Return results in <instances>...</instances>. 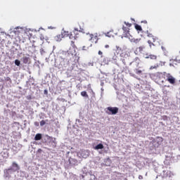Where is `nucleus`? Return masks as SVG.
Returning <instances> with one entry per match:
<instances>
[{
    "label": "nucleus",
    "instance_id": "nucleus-1",
    "mask_svg": "<svg viewBox=\"0 0 180 180\" xmlns=\"http://www.w3.org/2000/svg\"><path fill=\"white\" fill-rule=\"evenodd\" d=\"M71 54H74V49H70L66 52H63L60 58L65 63H68L70 64V60H71Z\"/></svg>",
    "mask_w": 180,
    "mask_h": 180
},
{
    "label": "nucleus",
    "instance_id": "nucleus-2",
    "mask_svg": "<svg viewBox=\"0 0 180 180\" xmlns=\"http://www.w3.org/2000/svg\"><path fill=\"white\" fill-rule=\"evenodd\" d=\"M116 49H117V53L120 54V57H122V58H127L129 57L130 53L126 51V48L116 46Z\"/></svg>",
    "mask_w": 180,
    "mask_h": 180
},
{
    "label": "nucleus",
    "instance_id": "nucleus-3",
    "mask_svg": "<svg viewBox=\"0 0 180 180\" xmlns=\"http://www.w3.org/2000/svg\"><path fill=\"white\" fill-rule=\"evenodd\" d=\"M78 63H79V54H78V53L75 51V49H74V53H71L69 64H72V65H75V64H78Z\"/></svg>",
    "mask_w": 180,
    "mask_h": 180
},
{
    "label": "nucleus",
    "instance_id": "nucleus-4",
    "mask_svg": "<svg viewBox=\"0 0 180 180\" xmlns=\"http://www.w3.org/2000/svg\"><path fill=\"white\" fill-rule=\"evenodd\" d=\"M87 39L89 40V41H91V43H98V41L99 40V38H98V33L95 34H86Z\"/></svg>",
    "mask_w": 180,
    "mask_h": 180
},
{
    "label": "nucleus",
    "instance_id": "nucleus-5",
    "mask_svg": "<svg viewBox=\"0 0 180 180\" xmlns=\"http://www.w3.org/2000/svg\"><path fill=\"white\" fill-rule=\"evenodd\" d=\"M162 137H158L156 139L153 140V147L155 148H158V147H160L161 144H162Z\"/></svg>",
    "mask_w": 180,
    "mask_h": 180
},
{
    "label": "nucleus",
    "instance_id": "nucleus-6",
    "mask_svg": "<svg viewBox=\"0 0 180 180\" xmlns=\"http://www.w3.org/2000/svg\"><path fill=\"white\" fill-rule=\"evenodd\" d=\"M124 37H129L130 36V29L128 27H122Z\"/></svg>",
    "mask_w": 180,
    "mask_h": 180
},
{
    "label": "nucleus",
    "instance_id": "nucleus-7",
    "mask_svg": "<svg viewBox=\"0 0 180 180\" xmlns=\"http://www.w3.org/2000/svg\"><path fill=\"white\" fill-rule=\"evenodd\" d=\"M107 110L112 113V115H116L119 112V108L117 107H108Z\"/></svg>",
    "mask_w": 180,
    "mask_h": 180
},
{
    "label": "nucleus",
    "instance_id": "nucleus-8",
    "mask_svg": "<svg viewBox=\"0 0 180 180\" xmlns=\"http://www.w3.org/2000/svg\"><path fill=\"white\" fill-rule=\"evenodd\" d=\"M146 33H147L148 37L153 40V43H155V41L158 40V38L157 37H155L154 35H153V34L150 33L148 31H147Z\"/></svg>",
    "mask_w": 180,
    "mask_h": 180
},
{
    "label": "nucleus",
    "instance_id": "nucleus-9",
    "mask_svg": "<svg viewBox=\"0 0 180 180\" xmlns=\"http://www.w3.org/2000/svg\"><path fill=\"white\" fill-rule=\"evenodd\" d=\"M167 81L172 84V85H174L175 84V77H173L172 75H169L167 76Z\"/></svg>",
    "mask_w": 180,
    "mask_h": 180
},
{
    "label": "nucleus",
    "instance_id": "nucleus-10",
    "mask_svg": "<svg viewBox=\"0 0 180 180\" xmlns=\"http://www.w3.org/2000/svg\"><path fill=\"white\" fill-rule=\"evenodd\" d=\"M21 61H22L24 64H29V63H30V58L27 56H24L21 58Z\"/></svg>",
    "mask_w": 180,
    "mask_h": 180
},
{
    "label": "nucleus",
    "instance_id": "nucleus-11",
    "mask_svg": "<svg viewBox=\"0 0 180 180\" xmlns=\"http://www.w3.org/2000/svg\"><path fill=\"white\" fill-rule=\"evenodd\" d=\"M131 43H135V44H139V43H141V38H131L130 39Z\"/></svg>",
    "mask_w": 180,
    "mask_h": 180
},
{
    "label": "nucleus",
    "instance_id": "nucleus-12",
    "mask_svg": "<svg viewBox=\"0 0 180 180\" xmlns=\"http://www.w3.org/2000/svg\"><path fill=\"white\" fill-rule=\"evenodd\" d=\"M69 164L70 165H77V164H78V160H77V159H74V158H69Z\"/></svg>",
    "mask_w": 180,
    "mask_h": 180
},
{
    "label": "nucleus",
    "instance_id": "nucleus-13",
    "mask_svg": "<svg viewBox=\"0 0 180 180\" xmlns=\"http://www.w3.org/2000/svg\"><path fill=\"white\" fill-rule=\"evenodd\" d=\"M51 144L53 148H56V147H57V142L56 141V138L51 137Z\"/></svg>",
    "mask_w": 180,
    "mask_h": 180
},
{
    "label": "nucleus",
    "instance_id": "nucleus-14",
    "mask_svg": "<svg viewBox=\"0 0 180 180\" xmlns=\"http://www.w3.org/2000/svg\"><path fill=\"white\" fill-rule=\"evenodd\" d=\"M95 150H102L103 149V144L99 143L97 146H95Z\"/></svg>",
    "mask_w": 180,
    "mask_h": 180
},
{
    "label": "nucleus",
    "instance_id": "nucleus-15",
    "mask_svg": "<svg viewBox=\"0 0 180 180\" xmlns=\"http://www.w3.org/2000/svg\"><path fill=\"white\" fill-rule=\"evenodd\" d=\"M148 44H149V47L151 49V47H153V46H155V42L153 41V39H152V41L148 40Z\"/></svg>",
    "mask_w": 180,
    "mask_h": 180
},
{
    "label": "nucleus",
    "instance_id": "nucleus-16",
    "mask_svg": "<svg viewBox=\"0 0 180 180\" xmlns=\"http://www.w3.org/2000/svg\"><path fill=\"white\" fill-rule=\"evenodd\" d=\"M41 134H37L36 135H35V137H34V140L36 141H39V140H40L41 139Z\"/></svg>",
    "mask_w": 180,
    "mask_h": 180
},
{
    "label": "nucleus",
    "instance_id": "nucleus-17",
    "mask_svg": "<svg viewBox=\"0 0 180 180\" xmlns=\"http://www.w3.org/2000/svg\"><path fill=\"white\" fill-rule=\"evenodd\" d=\"M134 72L137 75H141L143 74V71L140 70L139 69H137V68L134 70Z\"/></svg>",
    "mask_w": 180,
    "mask_h": 180
},
{
    "label": "nucleus",
    "instance_id": "nucleus-18",
    "mask_svg": "<svg viewBox=\"0 0 180 180\" xmlns=\"http://www.w3.org/2000/svg\"><path fill=\"white\" fill-rule=\"evenodd\" d=\"M145 49H146V46H141L138 48L139 53H143Z\"/></svg>",
    "mask_w": 180,
    "mask_h": 180
},
{
    "label": "nucleus",
    "instance_id": "nucleus-19",
    "mask_svg": "<svg viewBox=\"0 0 180 180\" xmlns=\"http://www.w3.org/2000/svg\"><path fill=\"white\" fill-rule=\"evenodd\" d=\"M135 29L139 32H141V30H143V29L141 28V26L139 25L138 24L135 25Z\"/></svg>",
    "mask_w": 180,
    "mask_h": 180
},
{
    "label": "nucleus",
    "instance_id": "nucleus-20",
    "mask_svg": "<svg viewBox=\"0 0 180 180\" xmlns=\"http://www.w3.org/2000/svg\"><path fill=\"white\" fill-rule=\"evenodd\" d=\"M81 95H82V96H84V98H89V96H88V94L85 91H82Z\"/></svg>",
    "mask_w": 180,
    "mask_h": 180
},
{
    "label": "nucleus",
    "instance_id": "nucleus-21",
    "mask_svg": "<svg viewBox=\"0 0 180 180\" xmlns=\"http://www.w3.org/2000/svg\"><path fill=\"white\" fill-rule=\"evenodd\" d=\"M174 64H175V65H177V64H180V59L176 58L174 60Z\"/></svg>",
    "mask_w": 180,
    "mask_h": 180
},
{
    "label": "nucleus",
    "instance_id": "nucleus-22",
    "mask_svg": "<svg viewBox=\"0 0 180 180\" xmlns=\"http://www.w3.org/2000/svg\"><path fill=\"white\" fill-rule=\"evenodd\" d=\"M149 58H150V60H155L157 58V56H155V55H149Z\"/></svg>",
    "mask_w": 180,
    "mask_h": 180
},
{
    "label": "nucleus",
    "instance_id": "nucleus-23",
    "mask_svg": "<svg viewBox=\"0 0 180 180\" xmlns=\"http://www.w3.org/2000/svg\"><path fill=\"white\" fill-rule=\"evenodd\" d=\"M63 35L64 36V37H65V36H70V32H68V31H64L63 32Z\"/></svg>",
    "mask_w": 180,
    "mask_h": 180
},
{
    "label": "nucleus",
    "instance_id": "nucleus-24",
    "mask_svg": "<svg viewBox=\"0 0 180 180\" xmlns=\"http://www.w3.org/2000/svg\"><path fill=\"white\" fill-rule=\"evenodd\" d=\"M15 65H18V67H19V65H20V60H15Z\"/></svg>",
    "mask_w": 180,
    "mask_h": 180
},
{
    "label": "nucleus",
    "instance_id": "nucleus-25",
    "mask_svg": "<svg viewBox=\"0 0 180 180\" xmlns=\"http://www.w3.org/2000/svg\"><path fill=\"white\" fill-rule=\"evenodd\" d=\"M124 25H126V26L129 28V27H131V23H129L127 22H124Z\"/></svg>",
    "mask_w": 180,
    "mask_h": 180
},
{
    "label": "nucleus",
    "instance_id": "nucleus-26",
    "mask_svg": "<svg viewBox=\"0 0 180 180\" xmlns=\"http://www.w3.org/2000/svg\"><path fill=\"white\" fill-rule=\"evenodd\" d=\"M144 58H150V55L148 53H143Z\"/></svg>",
    "mask_w": 180,
    "mask_h": 180
},
{
    "label": "nucleus",
    "instance_id": "nucleus-27",
    "mask_svg": "<svg viewBox=\"0 0 180 180\" xmlns=\"http://www.w3.org/2000/svg\"><path fill=\"white\" fill-rule=\"evenodd\" d=\"M44 124H46V121L41 120V121L40 122V126H44Z\"/></svg>",
    "mask_w": 180,
    "mask_h": 180
},
{
    "label": "nucleus",
    "instance_id": "nucleus-28",
    "mask_svg": "<svg viewBox=\"0 0 180 180\" xmlns=\"http://www.w3.org/2000/svg\"><path fill=\"white\" fill-rule=\"evenodd\" d=\"M44 95H47L49 94V91L47 89H45L44 91Z\"/></svg>",
    "mask_w": 180,
    "mask_h": 180
},
{
    "label": "nucleus",
    "instance_id": "nucleus-29",
    "mask_svg": "<svg viewBox=\"0 0 180 180\" xmlns=\"http://www.w3.org/2000/svg\"><path fill=\"white\" fill-rule=\"evenodd\" d=\"M103 54V53L101 51H98V56H101V57H102Z\"/></svg>",
    "mask_w": 180,
    "mask_h": 180
},
{
    "label": "nucleus",
    "instance_id": "nucleus-30",
    "mask_svg": "<svg viewBox=\"0 0 180 180\" xmlns=\"http://www.w3.org/2000/svg\"><path fill=\"white\" fill-rule=\"evenodd\" d=\"M154 68H157V66H151L150 68V70H154Z\"/></svg>",
    "mask_w": 180,
    "mask_h": 180
},
{
    "label": "nucleus",
    "instance_id": "nucleus-31",
    "mask_svg": "<svg viewBox=\"0 0 180 180\" xmlns=\"http://www.w3.org/2000/svg\"><path fill=\"white\" fill-rule=\"evenodd\" d=\"M110 32H107V33L105 34V36H107V37H110Z\"/></svg>",
    "mask_w": 180,
    "mask_h": 180
},
{
    "label": "nucleus",
    "instance_id": "nucleus-32",
    "mask_svg": "<svg viewBox=\"0 0 180 180\" xmlns=\"http://www.w3.org/2000/svg\"><path fill=\"white\" fill-rule=\"evenodd\" d=\"M162 118L164 120H165L168 119V117L167 115H164Z\"/></svg>",
    "mask_w": 180,
    "mask_h": 180
},
{
    "label": "nucleus",
    "instance_id": "nucleus-33",
    "mask_svg": "<svg viewBox=\"0 0 180 180\" xmlns=\"http://www.w3.org/2000/svg\"><path fill=\"white\" fill-rule=\"evenodd\" d=\"M82 50H88V47H86V46H83V47H82Z\"/></svg>",
    "mask_w": 180,
    "mask_h": 180
},
{
    "label": "nucleus",
    "instance_id": "nucleus-34",
    "mask_svg": "<svg viewBox=\"0 0 180 180\" xmlns=\"http://www.w3.org/2000/svg\"><path fill=\"white\" fill-rule=\"evenodd\" d=\"M59 37H60V35H58V36L56 37V41H60V40L57 39H58Z\"/></svg>",
    "mask_w": 180,
    "mask_h": 180
},
{
    "label": "nucleus",
    "instance_id": "nucleus-35",
    "mask_svg": "<svg viewBox=\"0 0 180 180\" xmlns=\"http://www.w3.org/2000/svg\"><path fill=\"white\" fill-rule=\"evenodd\" d=\"M78 30H77V28H75L74 31H73V33H77Z\"/></svg>",
    "mask_w": 180,
    "mask_h": 180
},
{
    "label": "nucleus",
    "instance_id": "nucleus-36",
    "mask_svg": "<svg viewBox=\"0 0 180 180\" xmlns=\"http://www.w3.org/2000/svg\"><path fill=\"white\" fill-rule=\"evenodd\" d=\"M139 179H143V176L142 175H139Z\"/></svg>",
    "mask_w": 180,
    "mask_h": 180
},
{
    "label": "nucleus",
    "instance_id": "nucleus-37",
    "mask_svg": "<svg viewBox=\"0 0 180 180\" xmlns=\"http://www.w3.org/2000/svg\"><path fill=\"white\" fill-rule=\"evenodd\" d=\"M110 46L109 45H105V49H109Z\"/></svg>",
    "mask_w": 180,
    "mask_h": 180
},
{
    "label": "nucleus",
    "instance_id": "nucleus-38",
    "mask_svg": "<svg viewBox=\"0 0 180 180\" xmlns=\"http://www.w3.org/2000/svg\"><path fill=\"white\" fill-rule=\"evenodd\" d=\"M162 50H163V51H165V50H167V49H165V47L162 46Z\"/></svg>",
    "mask_w": 180,
    "mask_h": 180
},
{
    "label": "nucleus",
    "instance_id": "nucleus-39",
    "mask_svg": "<svg viewBox=\"0 0 180 180\" xmlns=\"http://www.w3.org/2000/svg\"><path fill=\"white\" fill-rule=\"evenodd\" d=\"M6 81H11V77H6Z\"/></svg>",
    "mask_w": 180,
    "mask_h": 180
},
{
    "label": "nucleus",
    "instance_id": "nucleus-40",
    "mask_svg": "<svg viewBox=\"0 0 180 180\" xmlns=\"http://www.w3.org/2000/svg\"><path fill=\"white\" fill-rule=\"evenodd\" d=\"M34 124H35L36 126H39V122H34Z\"/></svg>",
    "mask_w": 180,
    "mask_h": 180
},
{
    "label": "nucleus",
    "instance_id": "nucleus-41",
    "mask_svg": "<svg viewBox=\"0 0 180 180\" xmlns=\"http://www.w3.org/2000/svg\"><path fill=\"white\" fill-rule=\"evenodd\" d=\"M13 165H15V167H18V164H16V163H13Z\"/></svg>",
    "mask_w": 180,
    "mask_h": 180
},
{
    "label": "nucleus",
    "instance_id": "nucleus-42",
    "mask_svg": "<svg viewBox=\"0 0 180 180\" xmlns=\"http://www.w3.org/2000/svg\"><path fill=\"white\" fill-rule=\"evenodd\" d=\"M132 77H134V78H136V75H133Z\"/></svg>",
    "mask_w": 180,
    "mask_h": 180
},
{
    "label": "nucleus",
    "instance_id": "nucleus-43",
    "mask_svg": "<svg viewBox=\"0 0 180 180\" xmlns=\"http://www.w3.org/2000/svg\"><path fill=\"white\" fill-rule=\"evenodd\" d=\"M143 22V23H147V21L144 20Z\"/></svg>",
    "mask_w": 180,
    "mask_h": 180
},
{
    "label": "nucleus",
    "instance_id": "nucleus-44",
    "mask_svg": "<svg viewBox=\"0 0 180 180\" xmlns=\"http://www.w3.org/2000/svg\"><path fill=\"white\" fill-rule=\"evenodd\" d=\"M38 151H39V152L41 151V149H39Z\"/></svg>",
    "mask_w": 180,
    "mask_h": 180
},
{
    "label": "nucleus",
    "instance_id": "nucleus-45",
    "mask_svg": "<svg viewBox=\"0 0 180 180\" xmlns=\"http://www.w3.org/2000/svg\"><path fill=\"white\" fill-rule=\"evenodd\" d=\"M113 60H116V58H113Z\"/></svg>",
    "mask_w": 180,
    "mask_h": 180
},
{
    "label": "nucleus",
    "instance_id": "nucleus-46",
    "mask_svg": "<svg viewBox=\"0 0 180 180\" xmlns=\"http://www.w3.org/2000/svg\"><path fill=\"white\" fill-rule=\"evenodd\" d=\"M92 176H94V178H95V176H94V175H93Z\"/></svg>",
    "mask_w": 180,
    "mask_h": 180
}]
</instances>
